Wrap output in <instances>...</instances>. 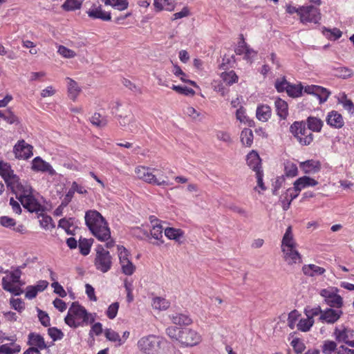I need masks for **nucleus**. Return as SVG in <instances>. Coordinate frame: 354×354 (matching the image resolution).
<instances>
[{
	"instance_id": "6e6552de",
	"label": "nucleus",
	"mask_w": 354,
	"mask_h": 354,
	"mask_svg": "<svg viewBox=\"0 0 354 354\" xmlns=\"http://www.w3.org/2000/svg\"><path fill=\"white\" fill-rule=\"evenodd\" d=\"M310 185V177L303 176L297 179L294 183L293 189H288L284 194L281 196L280 200L282 203V207L284 210L289 208L291 201L297 197L298 193L304 187Z\"/></svg>"
},
{
	"instance_id": "9b49d317",
	"label": "nucleus",
	"mask_w": 354,
	"mask_h": 354,
	"mask_svg": "<svg viewBox=\"0 0 354 354\" xmlns=\"http://www.w3.org/2000/svg\"><path fill=\"white\" fill-rule=\"evenodd\" d=\"M307 127L310 129V117L306 119V123L303 122H295L290 128V132L297 139L299 142L302 145H308L310 144V133H308Z\"/></svg>"
},
{
	"instance_id": "dca6fc26",
	"label": "nucleus",
	"mask_w": 354,
	"mask_h": 354,
	"mask_svg": "<svg viewBox=\"0 0 354 354\" xmlns=\"http://www.w3.org/2000/svg\"><path fill=\"white\" fill-rule=\"evenodd\" d=\"M32 147L24 140L19 141L14 147L15 156L20 159H28L32 155Z\"/></svg>"
},
{
	"instance_id": "4c0bfd02",
	"label": "nucleus",
	"mask_w": 354,
	"mask_h": 354,
	"mask_svg": "<svg viewBox=\"0 0 354 354\" xmlns=\"http://www.w3.org/2000/svg\"><path fill=\"white\" fill-rule=\"evenodd\" d=\"M170 306V303L168 300L161 297H156L153 299L152 302V306L154 309L159 310H165Z\"/></svg>"
},
{
	"instance_id": "7ed1b4c3",
	"label": "nucleus",
	"mask_w": 354,
	"mask_h": 354,
	"mask_svg": "<svg viewBox=\"0 0 354 354\" xmlns=\"http://www.w3.org/2000/svg\"><path fill=\"white\" fill-rule=\"evenodd\" d=\"M283 259L288 266L301 263V256L298 252L291 226L288 227L281 241Z\"/></svg>"
},
{
	"instance_id": "4d7b16f0",
	"label": "nucleus",
	"mask_w": 354,
	"mask_h": 354,
	"mask_svg": "<svg viewBox=\"0 0 354 354\" xmlns=\"http://www.w3.org/2000/svg\"><path fill=\"white\" fill-rule=\"evenodd\" d=\"M111 6L120 11L126 10L129 6L127 0H112Z\"/></svg>"
},
{
	"instance_id": "a878e982",
	"label": "nucleus",
	"mask_w": 354,
	"mask_h": 354,
	"mask_svg": "<svg viewBox=\"0 0 354 354\" xmlns=\"http://www.w3.org/2000/svg\"><path fill=\"white\" fill-rule=\"evenodd\" d=\"M165 235L171 240H174L181 243L180 239L183 237L184 233L180 229L167 227L165 230Z\"/></svg>"
},
{
	"instance_id": "69168bd1",
	"label": "nucleus",
	"mask_w": 354,
	"mask_h": 354,
	"mask_svg": "<svg viewBox=\"0 0 354 354\" xmlns=\"http://www.w3.org/2000/svg\"><path fill=\"white\" fill-rule=\"evenodd\" d=\"M0 224L5 227H12L15 226L16 222L13 218L3 216L0 217Z\"/></svg>"
},
{
	"instance_id": "2f4dec72",
	"label": "nucleus",
	"mask_w": 354,
	"mask_h": 354,
	"mask_svg": "<svg viewBox=\"0 0 354 354\" xmlns=\"http://www.w3.org/2000/svg\"><path fill=\"white\" fill-rule=\"evenodd\" d=\"M337 102L341 104L344 109L349 113L354 112V104L353 102L348 99L344 93H339L337 96Z\"/></svg>"
},
{
	"instance_id": "4be33fe9",
	"label": "nucleus",
	"mask_w": 354,
	"mask_h": 354,
	"mask_svg": "<svg viewBox=\"0 0 354 354\" xmlns=\"http://www.w3.org/2000/svg\"><path fill=\"white\" fill-rule=\"evenodd\" d=\"M86 12L88 16L92 19H100L105 21L111 19V12L104 11L101 6L89 9Z\"/></svg>"
},
{
	"instance_id": "603ef678",
	"label": "nucleus",
	"mask_w": 354,
	"mask_h": 354,
	"mask_svg": "<svg viewBox=\"0 0 354 354\" xmlns=\"http://www.w3.org/2000/svg\"><path fill=\"white\" fill-rule=\"evenodd\" d=\"M124 288L127 292V301L128 303H131L133 301V283L131 281H129L128 280H124Z\"/></svg>"
},
{
	"instance_id": "7c9ffc66",
	"label": "nucleus",
	"mask_w": 354,
	"mask_h": 354,
	"mask_svg": "<svg viewBox=\"0 0 354 354\" xmlns=\"http://www.w3.org/2000/svg\"><path fill=\"white\" fill-rule=\"evenodd\" d=\"M38 214V217H41L39 219V224L42 228L46 230H51L52 229L55 228V223H53V218L50 216L44 214L42 212H40Z\"/></svg>"
},
{
	"instance_id": "5701e85b",
	"label": "nucleus",
	"mask_w": 354,
	"mask_h": 354,
	"mask_svg": "<svg viewBox=\"0 0 354 354\" xmlns=\"http://www.w3.org/2000/svg\"><path fill=\"white\" fill-rule=\"evenodd\" d=\"M261 160L255 151H252L247 156V164L256 174L257 171H262L261 169Z\"/></svg>"
},
{
	"instance_id": "a18cd8bd",
	"label": "nucleus",
	"mask_w": 354,
	"mask_h": 354,
	"mask_svg": "<svg viewBox=\"0 0 354 354\" xmlns=\"http://www.w3.org/2000/svg\"><path fill=\"white\" fill-rule=\"evenodd\" d=\"M82 2L83 0H66L62 5V8L65 10H74L80 9Z\"/></svg>"
},
{
	"instance_id": "f8f14e48",
	"label": "nucleus",
	"mask_w": 354,
	"mask_h": 354,
	"mask_svg": "<svg viewBox=\"0 0 354 354\" xmlns=\"http://www.w3.org/2000/svg\"><path fill=\"white\" fill-rule=\"evenodd\" d=\"M339 290L333 286L322 289L319 295L329 307L341 308L344 305L343 298L338 294Z\"/></svg>"
},
{
	"instance_id": "0eeeda50",
	"label": "nucleus",
	"mask_w": 354,
	"mask_h": 354,
	"mask_svg": "<svg viewBox=\"0 0 354 354\" xmlns=\"http://www.w3.org/2000/svg\"><path fill=\"white\" fill-rule=\"evenodd\" d=\"M4 272L8 274L2 279V287L3 290L15 295H20L22 294L23 290L20 287L12 285V283H18L21 286L24 284L20 280L22 274L20 267L17 268L12 272L6 270Z\"/></svg>"
},
{
	"instance_id": "f257e3e1",
	"label": "nucleus",
	"mask_w": 354,
	"mask_h": 354,
	"mask_svg": "<svg viewBox=\"0 0 354 354\" xmlns=\"http://www.w3.org/2000/svg\"><path fill=\"white\" fill-rule=\"evenodd\" d=\"M0 175L4 179L8 187L15 193L21 192L19 200L23 207L30 212H43V207L37 202L32 194V188L29 185H23L19 178L14 174V171L7 162L0 160Z\"/></svg>"
},
{
	"instance_id": "4468645a",
	"label": "nucleus",
	"mask_w": 354,
	"mask_h": 354,
	"mask_svg": "<svg viewBox=\"0 0 354 354\" xmlns=\"http://www.w3.org/2000/svg\"><path fill=\"white\" fill-rule=\"evenodd\" d=\"M201 341V336L192 328H182L179 343L185 346H193Z\"/></svg>"
},
{
	"instance_id": "de8ad7c7",
	"label": "nucleus",
	"mask_w": 354,
	"mask_h": 354,
	"mask_svg": "<svg viewBox=\"0 0 354 354\" xmlns=\"http://www.w3.org/2000/svg\"><path fill=\"white\" fill-rule=\"evenodd\" d=\"M57 52L62 57L67 59L73 58L76 56V53L74 50L62 45L59 46Z\"/></svg>"
},
{
	"instance_id": "bb28decb",
	"label": "nucleus",
	"mask_w": 354,
	"mask_h": 354,
	"mask_svg": "<svg viewBox=\"0 0 354 354\" xmlns=\"http://www.w3.org/2000/svg\"><path fill=\"white\" fill-rule=\"evenodd\" d=\"M58 227L64 229L68 234H75V227L74 225V218H62L59 221Z\"/></svg>"
},
{
	"instance_id": "774afa93",
	"label": "nucleus",
	"mask_w": 354,
	"mask_h": 354,
	"mask_svg": "<svg viewBox=\"0 0 354 354\" xmlns=\"http://www.w3.org/2000/svg\"><path fill=\"white\" fill-rule=\"evenodd\" d=\"M38 317L41 324L44 326H50V317L46 313L41 310H38Z\"/></svg>"
},
{
	"instance_id": "58836bf2",
	"label": "nucleus",
	"mask_w": 354,
	"mask_h": 354,
	"mask_svg": "<svg viewBox=\"0 0 354 354\" xmlns=\"http://www.w3.org/2000/svg\"><path fill=\"white\" fill-rule=\"evenodd\" d=\"M284 171L286 176L295 177L298 171L297 165L288 160L284 163Z\"/></svg>"
},
{
	"instance_id": "c85d7f7f",
	"label": "nucleus",
	"mask_w": 354,
	"mask_h": 354,
	"mask_svg": "<svg viewBox=\"0 0 354 354\" xmlns=\"http://www.w3.org/2000/svg\"><path fill=\"white\" fill-rule=\"evenodd\" d=\"M271 116V109L268 105H260L257 109V118L258 120L266 122Z\"/></svg>"
},
{
	"instance_id": "ea45409f",
	"label": "nucleus",
	"mask_w": 354,
	"mask_h": 354,
	"mask_svg": "<svg viewBox=\"0 0 354 354\" xmlns=\"http://www.w3.org/2000/svg\"><path fill=\"white\" fill-rule=\"evenodd\" d=\"M120 264L121 266L122 272L125 275L131 276L134 273L136 270V266L133 264L130 259L121 262Z\"/></svg>"
},
{
	"instance_id": "49530a36",
	"label": "nucleus",
	"mask_w": 354,
	"mask_h": 354,
	"mask_svg": "<svg viewBox=\"0 0 354 354\" xmlns=\"http://www.w3.org/2000/svg\"><path fill=\"white\" fill-rule=\"evenodd\" d=\"M171 89L178 94L184 95L185 96H194L195 95V91L192 88L187 86L173 85L171 86Z\"/></svg>"
},
{
	"instance_id": "f3484780",
	"label": "nucleus",
	"mask_w": 354,
	"mask_h": 354,
	"mask_svg": "<svg viewBox=\"0 0 354 354\" xmlns=\"http://www.w3.org/2000/svg\"><path fill=\"white\" fill-rule=\"evenodd\" d=\"M286 12L291 15L297 13L302 24H307L310 21V6H301L299 8H296L295 6L288 5L286 6Z\"/></svg>"
},
{
	"instance_id": "c756f323",
	"label": "nucleus",
	"mask_w": 354,
	"mask_h": 354,
	"mask_svg": "<svg viewBox=\"0 0 354 354\" xmlns=\"http://www.w3.org/2000/svg\"><path fill=\"white\" fill-rule=\"evenodd\" d=\"M274 104L277 115L280 117V118L286 119L288 114L287 102L279 98L275 101Z\"/></svg>"
},
{
	"instance_id": "423d86ee",
	"label": "nucleus",
	"mask_w": 354,
	"mask_h": 354,
	"mask_svg": "<svg viewBox=\"0 0 354 354\" xmlns=\"http://www.w3.org/2000/svg\"><path fill=\"white\" fill-rule=\"evenodd\" d=\"M343 311L340 308H326L322 310L320 306L311 309V327L315 322L324 324H334L342 316Z\"/></svg>"
},
{
	"instance_id": "cd10ccee",
	"label": "nucleus",
	"mask_w": 354,
	"mask_h": 354,
	"mask_svg": "<svg viewBox=\"0 0 354 354\" xmlns=\"http://www.w3.org/2000/svg\"><path fill=\"white\" fill-rule=\"evenodd\" d=\"M28 342L32 347L37 346L38 349L42 350L47 348L44 338L39 335L30 334Z\"/></svg>"
},
{
	"instance_id": "680f3d73",
	"label": "nucleus",
	"mask_w": 354,
	"mask_h": 354,
	"mask_svg": "<svg viewBox=\"0 0 354 354\" xmlns=\"http://www.w3.org/2000/svg\"><path fill=\"white\" fill-rule=\"evenodd\" d=\"M216 138L218 140L223 141L228 145L232 142V139L230 133L224 131H218L216 133Z\"/></svg>"
},
{
	"instance_id": "6ab92c4d",
	"label": "nucleus",
	"mask_w": 354,
	"mask_h": 354,
	"mask_svg": "<svg viewBox=\"0 0 354 354\" xmlns=\"http://www.w3.org/2000/svg\"><path fill=\"white\" fill-rule=\"evenodd\" d=\"M169 318L175 325L189 326L192 323L191 317L185 313H174L169 315Z\"/></svg>"
},
{
	"instance_id": "2eb2a0df",
	"label": "nucleus",
	"mask_w": 354,
	"mask_h": 354,
	"mask_svg": "<svg viewBox=\"0 0 354 354\" xmlns=\"http://www.w3.org/2000/svg\"><path fill=\"white\" fill-rule=\"evenodd\" d=\"M330 92L326 88L311 84V103L317 102L318 104L325 102L328 98Z\"/></svg>"
},
{
	"instance_id": "1a4fd4ad",
	"label": "nucleus",
	"mask_w": 354,
	"mask_h": 354,
	"mask_svg": "<svg viewBox=\"0 0 354 354\" xmlns=\"http://www.w3.org/2000/svg\"><path fill=\"white\" fill-rule=\"evenodd\" d=\"M113 109L115 110V113L118 118V122L121 127L128 129L133 133L138 131L139 124L131 112L123 113L121 110V104L118 102H115Z\"/></svg>"
},
{
	"instance_id": "412c9836",
	"label": "nucleus",
	"mask_w": 354,
	"mask_h": 354,
	"mask_svg": "<svg viewBox=\"0 0 354 354\" xmlns=\"http://www.w3.org/2000/svg\"><path fill=\"white\" fill-rule=\"evenodd\" d=\"M66 81L67 83L68 96L75 102L82 91L81 87L77 82L70 77H66Z\"/></svg>"
},
{
	"instance_id": "0e129e2a",
	"label": "nucleus",
	"mask_w": 354,
	"mask_h": 354,
	"mask_svg": "<svg viewBox=\"0 0 354 354\" xmlns=\"http://www.w3.org/2000/svg\"><path fill=\"white\" fill-rule=\"evenodd\" d=\"M291 345L297 354L301 353L305 349L304 344L299 339H294L291 342Z\"/></svg>"
},
{
	"instance_id": "aec40b11",
	"label": "nucleus",
	"mask_w": 354,
	"mask_h": 354,
	"mask_svg": "<svg viewBox=\"0 0 354 354\" xmlns=\"http://www.w3.org/2000/svg\"><path fill=\"white\" fill-rule=\"evenodd\" d=\"M32 169L43 172L48 171L50 175H53L55 173L51 165L39 157H36L33 159L32 162Z\"/></svg>"
},
{
	"instance_id": "473e14b6",
	"label": "nucleus",
	"mask_w": 354,
	"mask_h": 354,
	"mask_svg": "<svg viewBox=\"0 0 354 354\" xmlns=\"http://www.w3.org/2000/svg\"><path fill=\"white\" fill-rule=\"evenodd\" d=\"M91 123L100 128H104L108 124V120L106 119V117L102 116L99 113H95L90 118Z\"/></svg>"
},
{
	"instance_id": "393cba45",
	"label": "nucleus",
	"mask_w": 354,
	"mask_h": 354,
	"mask_svg": "<svg viewBox=\"0 0 354 354\" xmlns=\"http://www.w3.org/2000/svg\"><path fill=\"white\" fill-rule=\"evenodd\" d=\"M151 222L152 223V229L151 230V236L152 238L158 241L156 244L157 245H160L163 243L162 238V227L160 224L158 223L157 220H152L151 218Z\"/></svg>"
},
{
	"instance_id": "338daca9",
	"label": "nucleus",
	"mask_w": 354,
	"mask_h": 354,
	"mask_svg": "<svg viewBox=\"0 0 354 354\" xmlns=\"http://www.w3.org/2000/svg\"><path fill=\"white\" fill-rule=\"evenodd\" d=\"M120 263L129 260V253L124 246H118Z\"/></svg>"
},
{
	"instance_id": "6e6d98bb",
	"label": "nucleus",
	"mask_w": 354,
	"mask_h": 354,
	"mask_svg": "<svg viewBox=\"0 0 354 354\" xmlns=\"http://www.w3.org/2000/svg\"><path fill=\"white\" fill-rule=\"evenodd\" d=\"M119 309V303L118 302H114L112 304H111L106 311V315L107 317L113 319H114L118 313Z\"/></svg>"
},
{
	"instance_id": "8fccbe9b",
	"label": "nucleus",
	"mask_w": 354,
	"mask_h": 354,
	"mask_svg": "<svg viewBox=\"0 0 354 354\" xmlns=\"http://www.w3.org/2000/svg\"><path fill=\"white\" fill-rule=\"evenodd\" d=\"M19 346L12 347L8 344H3L0 346V354H15L19 352Z\"/></svg>"
},
{
	"instance_id": "39448f33",
	"label": "nucleus",
	"mask_w": 354,
	"mask_h": 354,
	"mask_svg": "<svg viewBox=\"0 0 354 354\" xmlns=\"http://www.w3.org/2000/svg\"><path fill=\"white\" fill-rule=\"evenodd\" d=\"M135 173L139 179L149 184L162 187L172 185L168 176L156 168L138 166L135 169Z\"/></svg>"
},
{
	"instance_id": "20e7f679",
	"label": "nucleus",
	"mask_w": 354,
	"mask_h": 354,
	"mask_svg": "<svg viewBox=\"0 0 354 354\" xmlns=\"http://www.w3.org/2000/svg\"><path fill=\"white\" fill-rule=\"evenodd\" d=\"M64 321L70 327L76 328L88 323L92 324L95 317L77 302H73Z\"/></svg>"
},
{
	"instance_id": "ddd939ff",
	"label": "nucleus",
	"mask_w": 354,
	"mask_h": 354,
	"mask_svg": "<svg viewBox=\"0 0 354 354\" xmlns=\"http://www.w3.org/2000/svg\"><path fill=\"white\" fill-rule=\"evenodd\" d=\"M94 264L97 270L102 273L107 272L112 266V257L109 252L101 246L98 247L96 250Z\"/></svg>"
},
{
	"instance_id": "09e8293b",
	"label": "nucleus",
	"mask_w": 354,
	"mask_h": 354,
	"mask_svg": "<svg viewBox=\"0 0 354 354\" xmlns=\"http://www.w3.org/2000/svg\"><path fill=\"white\" fill-rule=\"evenodd\" d=\"M290 83L284 77L278 78L275 82V88L278 92L287 91Z\"/></svg>"
},
{
	"instance_id": "e2e57ef3",
	"label": "nucleus",
	"mask_w": 354,
	"mask_h": 354,
	"mask_svg": "<svg viewBox=\"0 0 354 354\" xmlns=\"http://www.w3.org/2000/svg\"><path fill=\"white\" fill-rule=\"evenodd\" d=\"M176 6L175 0H160V7L162 10L167 11H172L174 10Z\"/></svg>"
},
{
	"instance_id": "e433bc0d",
	"label": "nucleus",
	"mask_w": 354,
	"mask_h": 354,
	"mask_svg": "<svg viewBox=\"0 0 354 354\" xmlns=\"http://www.w3.org/2000/svg\"><path fill=\"white\" fill-rule=\"evenodd\" d=\"M221 78L227 85H232V84L238 81V76L234 71L229 72H223L221 74Z\"/></svg>"
},
{
	"instance_id": "79ce46f5",
	"label": "nucleus",
	"mask_w": 354,
	"mask_h": 354,
	"mask_svg": "<svg viewBox=\"0 0 354 354\" xmlns=\"http://www.w3.org/2000/svg\"><path fill=\"white\" fill-rule=\"evenodd\" d=\"M104 335L106 339H108L109 341L114 342H118L119 345H122L124 343V341L120 337L119 334L111 328L106 329L104 331Z\"/></svg>"
},
{
	"instance_id": "13d9d810",
	"label": "nucleus",
	"mask_w": 354,
	"mask_h": 354,
	"mask_svg": "<svg viewBox=\"0 0 354 354\" xmlns=\"http://www.w3.org/2000/svg\"><path fill=\"white\" fill-rule=\"evenodd\" d=\"M285 182L283 176H279L275 178L274 182L272 183V194L277 195L279 194V189L282 187L283 184Z\"/></svg>"
},
{
	"instance_id": "37998d69",
	"label": "nucleus",
	"mask_w": 354,
	"mask_h": 354,
	"mask_svg": "<svg viewBox=\"0 0 354 354\" xmlns=\"http://www.w3.org/2000/svg\"><path fill=\"white\" fill-rule=\"evenodd\" d=\"M304 312L307 317V319H301L299 322L297 324V326L298 330L303 332H306L310 330V315L308 314L310 311L307 308H305Z\"/></svg>"
},
{
	"instance_id": "5fc2aeb1",
	"label": "nucleus",
	"mask_w": 354,
	"mask_h": 354,
	"mask_svg": "<svg viewBox=\"0 0 354 354\" xmlns=\"http://www.w3.org/2000/svg\"><path fill=\"white\" fill-rule=\"evenodd\" d=\"M48 333L53 341L61 339L64 337V333L62 330L55 327L49 328Z\"/></svg>"
},
{
	"instance_id": "052dcab7",
	"label": "nucleus",
	"mask_w": 354,
	"mask_h": 354,
	"mask_svg": "<svg viewBox=\"0 0 354 354\" xmlns=\"http://www.w3.org/2000/svg\"><path fill=\"white\" fill-rule=\"evenodd\" d=\"M337 347V344L333 341H326L322 347V351L325 354H331Z\"/></svg>"
},
{
	"instance_id": "c9c22d12",
	"label": "nucleus",
	"mask_w": 354,
	"mask_h": 354,
	"mask_svg": "<svg viewBox=\"0 0 354 354\" xmlns=\"http://www.w3.org/2000/svg\"><path fill=\"white\" fill-rule=\"evenodd\" d=\"M241 141L243 145L250 147L253 142V133L250 129H244L241 133Z\"/></svg>"
},
{
	"instance_id": "9d476101",
	"label": "nucleus",
	"mask_w": 354,
	"mask_h": 354,
	"mask_svg": "<svg viewBox=\"0 0 354 354\" xmlns=\"http://www.w3.org/2000/svg\"><path fill=\"white\" fill-rule=\"evenodd\" d=\"M161 340L153 335L141 337L138 342V349L145 354H159Z\"/></svg>"
},
{
	"instance_id": "f03ea898",
	"label": "nucleus",
	"mask_w": 354,
	"mask_h": 354,
	"mask_svg": "<svg viewBox=\"0 0 354 354\" xmlns=\"http://www.w3.org/2000/svg\"><path fill=\"white\" fill-rule=\"evenodd\" d=\"M86 224L94 236L106 241L111 238L110 229L102 216L97 211H88L85 215Z\"/></svg>"
},
{
	"instance_id": "b1692460",
	"label": "nucleus",
	"mask_w": 354,
	"mask_h": 354,
	"mask_svg": "<svg viewBox=\"0 0 354 354\" xmlns=\"http://www.w3.org/2000/svg\"><path fill=\"white\" fill-rule=\"evenodd\" d=\"M327 124L335 128H341L344 126V120L340 113L336 111H330L326 118Z\"/></svg>"
},
{
	"instance_id": "bf43d9fd",
	"label": "nucleus",
	"mask_w": 354,
	"mask_h": 354,
	"mask_svg": "<svg viewBox=\"0 0 354 354\" xmlns=\"http://www.w3.org/2000/svg\"><path fill=\"white\" fill-rule=\"evenodd\" d=\"M11 306L18 312L21 313L25 308V304L21 299H11L10 301Z\"/></svg>"
},
{
	"instance_id": "a19ab883",
	"label": "nucleus",
	"mask_w": 354,
	"mask_h": 354,
	"mask_svg": "<svg viewBox=\"0 0 354 354\" xmlns=\"http://www.w3.org/2000/svg\"><path fill=\"white\" fill-rule=\"evenodd\" d=\"M303 86L301 84H290L287 89V94L292 97H297L301 95Z\"/></svg>"
},
{
	"instance_id": "a211bd4d",
	"label": "nucleus",
	"mask_w": 354,
	"mask_h": 354,
	"mask_svg": "<svg viewBox=\"0 0 354 354\" xmlns=\"http://www.w3.org/2000/svg\"><path fill=\"white\" fill-rule=\"evenodd\" d=\"M352 332L353 331L346 328H343L342 329L336 328L334 330V335L336 340L338 342H344L348 346L354 347V340H349L350 336L352 335Z\"/></svg>"
},
{
	"instance_id": "864d4df0",
	"label": "nucleus",
	"mask_w": 354,
	"mask_h": 354,
	"mask_svg": "<svg viewBox=\"0 0 354 354\" xmlns=\"http://www.w3.org/2000/svg\"><path fill=\"white\" fill-rule=\"evenodd\" d=\"M91 243L86 239H81L79 242V248L83 255H87L90 252Z\"/></svg>"
},
{
	"instance_id": "72a5a7b5",
	"label": "nucleus",
	"mask_w": 354,
	"mask_h": 354,
	"mask_svg": "<svg viewBox=\"0 0 354 354\" xmlns=\"http://www.w3.org/2000/svg\"><path fill=\"white\" fill-rule=\"evenodd\" d=\"M322 32L326 38L330 40H336L340 38L342 35V31L337 28L328 29L325 27H323L322 28Z\"/></svg>"
},
{
	"instance_id": "f704fd0d",
	"label": "nucleus",
	"mask_w": 354,
	"mask_h": 354,
	"mask_svg": "<svg viewBox=\"0 0 354 354\" xmlns=\"http://www.w3.org/2000/svg\"><path fill=\"white\" fill-rule=\"evenodd\" d=\"M0 118L10 124L19 123V118L10 109L4 111H0Z\"/></svg>"
},
{
	"instance_id": "c03bdc74",
	"label": "nucleus",
	"mask_w": 354,
	"mask_h": 354,
	"mask_svg": "<svg viewBox=\"0 0 354 354\" xmlns=\"http://www.w3.org/2000/svg\"><path fill=\"white\" fill-rule=\"evenodd\" d=\"M181 328H178L176 326H169L166 328V334L173 340L177 341L179 342Z\"/></svg>"
},
{
	"instance_id": "3c124183",
	"label": "nucleus",
	"mask_w": 354,
	"mask_h": 354,
	"mask_svg": "<svg viewBox=\"0 0 354 354\" xmlns=\"http://www.w3.org/2000/svg\"><path fill=\"white\" fill-rule=\"evenodd\" d=\"M300 315L297 310H292L288 314V326L290 329H294Z\"/></svg>"
}]
</instances>
